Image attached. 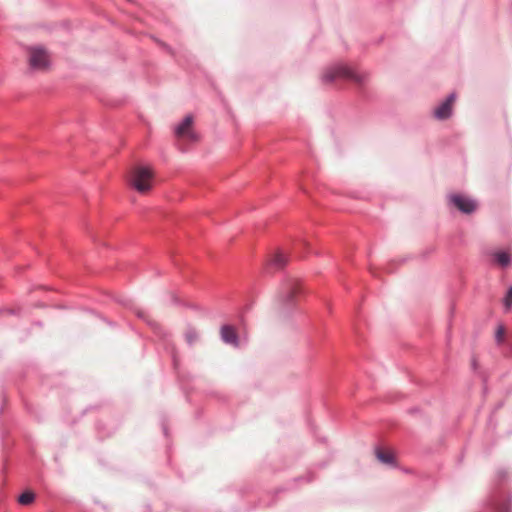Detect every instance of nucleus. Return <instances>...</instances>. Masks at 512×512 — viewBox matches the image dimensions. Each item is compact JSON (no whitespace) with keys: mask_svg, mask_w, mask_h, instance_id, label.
<instances>
[{"mask_svg":"<svg viewBox=\"0 0 512 512\" xmlns=\"http://www.w3.org/2000/svg\"><path fill=\"white\" fill-rule=\"evenodd\" d=\"M364 79V75L341 63L328 67L321 76L323 84H330L334 81H353L361 83Z\"/></svg>","mask_w":512,"mask_h":512,"instance_id":"nucleus-1","label":"nucleus"},{"mask_svg":"<svg viewBox=\"0 0 512 512\" xmlns=\"http://www.w3.org/2000/svg\"><path fill=\"white\" fill-rule=\"evenodd\" d=\"M302 291V286L297 279L287 277L280 285L277 301L282 308H291L297 303V299L302 294Z\"/></svg>","mask_w":512,"mask_h":512,"instance_id":"nucleus-2","label":"nucleus"},{"mask_svg":"<svg viewBox=\"0 0 512 512\" xmlns=\"http://www.w3.org/2000/svg\"><path fill=\"white\" fill-rule=\"evenodd\" d=\"M152 171L147 166H138L133 171L131 185L140 193L148 192L152 185Z\"/></svg>","mask_w":512,"mask_h":512,"instance_id":"nucleus-3","label":"nucleus"},{"mask_svg":"<svg viewBox=\"0 0 512 512\" xmlns=\"http://www.w3.org/2000/svg\"><path fill=\"white\" fill-rule=\"evenodd\" d=\"M153 329L155 334L163 341V345L165 350L171 355L172 358V364L174 369H178L180 360L178 356V351L176 346L171 340L170 334L167 333L162 327H160L158 324L153 323Z\"/></svg>","mask_w":512,"mask_h":512,"instance_id":"nucleus-4","label":"nucleus"},{"mask_svg":"<svg viewBox=\"0 0 512 512\" xmlns=\"http://www.w3.org/2000/svg\"><path fill=\"white\" fill-rule=\"evenodd\" d=\"M29 64L33 69H43L49 65V56L42 47L30 48Z\"/></svg>","mask_w":512,"mask_h":512,"instance_id":"nucleus-5","label":"nucleus"},{"mask_svg":"<svg viewBox=\"0 0 512 512\" xmlns=\"http://www.w3.org/2000/svg\"><path fill=\"white\" fill-rule=\"evenodd\" d=\"M449 200L459 211L465 214L474 212L477 207L475 200L459 194L450 195Z\"/></svg>","mask_w":512,"mask_h":512,"instance_id":"nucleus-6","label":"nucleus"},{"mask_svg":"<svg viewBox=\"0 0 512 512\" xmlns=\"http://www.w3.org/2000/svg\"><path fill=\"white\" fill-rule=\"evenodd\" d=\"M192 123L193 117L191 115L185 116L184 119L175 127L174 133L176 137H187L192 141H196L197 135L191 130Z\"/></svg>","mask_w":512,"mask_h":512,"instance_id":"nucleus-7","label":"nucleus"},{"mask_svg":"<svg viewBox=\"0 0 512 512\" xmlns=\"http://www.w3.org/2000/svg\"><path fill=\"white\" fill-rule=\"evenodd\" d=\"M456 98L455 93H450L444 102H442L435 110L434 117L439 120H446L452 115V103Z\"/></svg>","mask_w":512,"mask_h":512,"instance_id":"nucleus-8","label":"nucleus"},{"mask_svg":"<svg viewBox=\"0 0 512 512\" xmlns=\"http://www.w3.org/2000/svg\"><path fill=\"white\" fill-rule=\"evenodd\" d=\"M221 339L225 343L233 345V346H238V344H239L238 335H237L234 327L231 325H223L221 327Z\"/></svg>","mask_w":512,"mask_h":512,"instance_id":"nucleus-9","label":"nucleus"},{"mask_svg":"<svg viewBox=\"0 0 512 512\" xmlns=\"http://www.w3.org/2000/svg\"><path fill=\"white\" fill-rule=\"evenodd\" d=\"M288 257L281 251H277L269 261V267L280 270L286 266Z\"/></svg>","mask_w":512,"mask_h":512,"instance_id":"nucleus-10","label":"nucleus"},{"mask_svg":"<svg viewBox=\"0 0 512 512\" xmlns=\"http://www.w3.org/2000/svg\"><path fill=\"white\" fill-rule=\"evenodd\" d=\"M493 506L496 512H512V495L505 499H495Z\"/></svg>","mask_w":512,"mask_h":512,"instance_id":"nucleus-11","label":"nucleus"},{"mask_svg":"<svg viewBox=\"0 0 512 512\" xmlns=\"http://www.w3.org/2000/svg\"><path fill=\"white\" fill-rule=\"evenodd\" d=\"M376 457L377 459L388 465H394L395 464V458L394 455L390 452H384L380 448L376 449Z\"/></svg>","mask_w":512,"mask_h":512,"instance_id":"nucleus-12","label":"nucleus"},{"mask_svg":"<svg viewBox=\"0 0 512 512\" xmlns=\"http://www.w3.org/2000/svg\"><path fill=\"white\" fill-rule=\"evenodd\" d=\"M494 259L501 267L508 266L511 261L510 255L505 251L496 252Z\"/></svg>","mask_w":512,"mask_h":512,"instance_id":"nucleus-13","label":"nucleus"},{"mask_svg":"<svg viewBox=\"0 0 512 512\" xmlns=\"http://www.w3.org/2000/svg\"><path fill=\"white\" fill-rule=\"evenodd\" d=\"M34 500H35V494L30 490H26L25 492L20 494L18 497L19 504L24 505V506L30 505L31 503L34 502Z\"/></svg>","mask_w":512,"mask_h":512,"instance_id":"nucleus-14","label":"nucleus"},{"mask_svg":"<svg viewBox=\"0 0 512 512\" xmlns=\"http://www.w3.org/2000/svg\"><path fill=\"white\" fill-rule=\"evenodd\" d=\"M184 337L187 344L191 346L198 340V333L193 327H188Z\"/></svg>","mask_w":512,"mask_h":512,"instance_id":"nucleus-15","label":"nucleus"},{"mask_svg":"<svg viewBox=\"0 0 512 512\" xmlns=\"http://www.w3.org/2000/svg\"><path fill=\"white\" fill-rule=\"evenodd\" d=\"M503 304L507 311L512 308V285L509 287V289L503 299Z\"/></svg>","mask_w":512,"mask_h":512,"instance_id":"nucleus-16","label":"nucleus"},{"mask_svg":"<svg viewBox=\"0 0 512 512\" xmlns=\"http://www.w3.org/2000/svg\"><path fill=\"white\" fill-rule=\"evenodd\" d=\"M503 336H504V328L502 326H499L496 331V335H495L496 341L498 343H501L503 341Z\"/></svg>","mask_w":512,"mask_h":512,"instance_id":"nucleus-17","label":"nucleus"},{"mask_svg":"<svg viewBox=\"0 0 512 512\" xmlns=\"http://www.w3.org/2000/svg\"><path fill=\"white\" fill-rule=\"evenodd\" d=\"M497 476L499 480H504L506 478V472L504 470H499Z\"/></svg>","mask_w":512,"mask_h":512,"instance_id":"nucleus-18","label":"nucleus"},{"mask_svg":"<svg viewBox=\"0 0 512 512\" xmlns=\"http://www.w3.org/2000/svg\"><path fill=\"white\" fill-rule=\"evenodd\" d=\"M137 316H138L139 318H141V319L145 320V321L147 320V319H146V313H145L144 311H140V310H139V311H137Z\"/></svg>","mask_w":512,"mask_h":512,"instance_id":"nucleus-19","label":"nucleus"},{"mask_svg":"<svg viewBox=\"0 0 512 512\" xmlns=\"http://www.w3.org/2000/svg\"><path fill=\"white\" fill-rule=\"evenodd\" d=\"M476 367H477V362H476V359L473 358L472 359V368H473V370H476Z\"/></svg>","mask_w":512,"mask_h":512,"instance_id":"nucleus-20","label":"nucleus"},{"mask_svg":"<svg viewBox=\"0 0 512 512\" xmlns=\"http://www.w3.org/2000/svg\"><path fill=\"white\" fill-rule=\"evenodd\" d=\"M163 432H164L165 436H167L168 431H167V426L165 424H163Z\"/></svg>","mask_w":512,"mask_h":512,"instance_id":"nucleus-21","label":"nucleus"}]
</instances>
